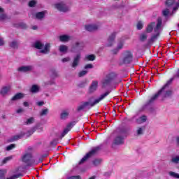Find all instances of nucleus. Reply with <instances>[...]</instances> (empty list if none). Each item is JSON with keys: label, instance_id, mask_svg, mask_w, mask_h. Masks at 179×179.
Instances as JSON below:
<instances>
[{"label": "nucleus", "instance_id": "obj_1", "mask_svg": "<svg viewBox=\"0 0 179 179\" xmlns=\"http://www.w3.org/2000/svg\"><path fill=\"white\" fill-rule=\"evenodd\" d=\"M171 83H173V80H168L164 86H163L162 88L159 90L157 94L152 96L149 101L143 105V110H146L148 107L150 106V104H153V103L157 100L159 96L162 97V100H164V99H166V97H171V96H173V91L167 89L169 85H171Z\"/></svg>", "mask_w": 179, "mask_h": 179}, {"label": "nucleus", "instance_id": "obj_2", "mask_svg": "<svg viewBox=\"0 0 179 179\" xmlns=\"http://www.w3.org/2000/svg\"><path fill=\"white\" fill-rule=\"evenodd\" d=\"M110 92L107 91L104 94H102L100 97L93 101V98H90L87 101H83L81 104L78 107L77 111H82L83 110H90L92 107H94L96 104H99L101 100L106 99L107 96L110 94Z\"/></svg>", "mask_w": 179, "mask_h": 179}, {"label": "nucleus", "instance_id": "obj_3", "mask_svg": "<svg viewBox=\"0 0 179 179\" xmlns=\"http://www.w3.org/2000/svg\"><path fill=\"white\" fill-rule=\"evenodd\" d=\"M163 24V20L162 17H158L157 20L156 27L154 28V34L151 36V38L148 40V44H153L154 42L159 38V36L162 33V27Z\"/></svg>", "mask_w": 179, "mask_h": 179}, {"label": "nucleus", "instance_id": "obj_4", "mask_svg": "<svg viewBox=\"0 0 179 179\" xmlns=\"http://www.w3.org/2000/svg\"><path fill=\"white\" fill-rule=\"evenodd\" d=\"M33 47L36 50H41L39 52L41 54H44L45 55L50 54V51H51V45L50 43L44 45L41 41H35L33 44Z\"/></svg>", "mask_w": 179, "mask_h": 179}, {"label": "nucleus", "instance_id": "obj_5", "mask_svg": "<svg viewBox=\"0 0 179 179\" xmlns=\"http://www.w3.org/2000/svg\"><path fill=\"white\" fill-rule=\"evenodd\" d=\"M101 149V146L94 147L92 148L88 153H87L79 162L78 164H83L87 160V159H90V157H93Z\"/></svg>", "mask_w": 179, "mask_h": 179}, {"label": "nucleus", "instance_id": "obj_6", "mask_svg": "<svg viewBox=\"0 0 179 179\" xmlns=\"http://www.w3.org/2000/svg\"><path fill=\"white\" fill-rule=\"evenodd\" d=\"M117 78V74L115 73H109L106 75V78L102 81V87H107L111 85V82Z\"/></svg>", "mask_w": 179, "mask_h": 179}, {"label": "nucleus", "instance_id": "obj_7", "mask_svg": "<svg viewBox=\"0 0 179 179\" xmlns=\"http://www.w3.org/2000/svg\"><path fill=\"white\" fill-rule=\"evenodd\" d=\"M134 59V55L131 51H125L122 55V62L124 65H128V64H131Z\"/></svg>", "mask_w": 179, "mask_h": 179}, {"label": "nucleus", "instance_id": "obj_8", "mask_svg": "<svg viewBox=\"0 0 179 179\" xmlns=\"http://www.w3.org/2000/svg\"><path fill=\"white\" fill-rule=\"evenodd\" d=\"M165 5L167 8H173V12L178 10L179 8V0L176 3V0H166Z\"/></svg>", "mask_w": 179, "mask_h": 179}, {"label": "nucleus", "instance_id": "obj_9", "mask_svg": "<svg viewBox=\"0 0 179 179\" xmlns=\"http://www.w3.org/2000/svg\"><path fill=\"white\" fill-rule=\"evenodd\" d=\"M55 6L56 9H58L59 10V12H69V8L64 2L56 3Z\"/></svg>", "mask_w": 179, "mask_h": 179}, {"label": "nucleus", "instance_id": "obj_10", "mask_svg": "<svg viewBox=\"0 0 179 179\" xmlns=\"http://www.w3.org/2000/svg\"><path fill=\"white\" fill-rule=\"evenodd\" d=\"M82 58V55L80 54H77L73 59L71 63V68L76 69L77 66H79V64H80V59Z\"/></svg>", "mask_w": 179, "mask_h": 179}, {"label": "nucleus", "instance_id": "obj_11", "mask_svg": "<svg viewBox=\"0 0 179 179\" xmlns=\"http://www.w3.org/2000/svg\"><path fill=\"white\" fill-rule=\"evenodd\" d=\"M75 124H76V122H70L69 124H67V126L66 127V128L64 129L63 132L62 133L61 136H60V138L62 139V138H64V136H65V135H66V134H68V132L69 131H71L72 129V128H73V126L75 125Z\"/></svg>", "mask_w": 179, "mask_h": 179}, {"label": "nucleus", "instance_id": "obj_12", "mask_svg": "<svg viewBox=\"0 0 179 179\" xmlns=\"http://www.w3.org/2000/svg\"><path fill=\"white\" fill-rule=\"evenodd\" d=\"M10 89L11 87L10 85L3 86L0 91V94L3 97H5V96H8V94H9V92H10Z\"/></svg>", "mask_w": 179, "mask_h": 179}, {"label": "nucleus", "instance_id": "obj_13", "mask_svg": "<svg viewBox=\"0 0 179 179\" xmlns=\"http://www.w3.org/2000/svg\"><path fill=\"white\" fill-rule=\"evenodd\" d=\"M34 69V66H22L18 68L17 71L19 72H31Z\"/></svg>", "mask_w": 179, "mask_h": 179}, {"label": "nucleus", "instance_id": "obj_14", "mask_svg": "<svg viewBox=\"0 0 179 179\" xmlns=\"http://www.w3.org/2000/svg\"><path fill=\"white\" fill-rule=\"evenodd\" d=\"M32 157H33V155H31V153H27L23 156L22 162L24 163H27L28 166H30V164L29 163V162L31 161Z\"/></svg>", "mask_w": 179, "mask_h": 179}, {"label": "nucleus", "instance_id": "obj_15", "mask_svg": "<svg viewBox=\"0 0 179 179\" xmlns=\"http://www.w3.org/2000/svg\"><path fill=\"white\" fill-rule=\"evenodd\" d=\"M124 136L121 135L117 136L114 139L115 145H124Z\"/></svg>", "mask_w": 179, "mask_h": 179}, {"label": "nucleus", "instance_id": "obj_16", "mask_svg": "<svg viewBox=\"0 0 179 179\" xmlns=\"http://www.w3.org/2000/svg\"><path fill=\"white\" fill-rule=\"evenodd\" d=\"M85 29L87 31H96V30L99 29V26L96 24H88L85 26Z\"/></svg>", "mask_w": 179, "mask_h": 179}, {"label": "nucleus", "instance_id": "obj_17", "mask_svg": "<svg viewBox=\"0 0 179 179\" xmlns=\"http://www.w3.org/2000/svg\"><path fill=\"white\" fill-rule=\"evenodd\" d=\"M98 85H99V83L97 81H93L91 86L90 87L89 92L94 93V92L97 90Z\"/></svg>", "mask_w": 179, "mask_h": 179}, {"label": "nucleus", "instance_id": "obj_18", "mask_svg": "<svg viewBox=\"0 0 179 179\" xmlns=\"http://www.w3.org/2000/svg\"><path fill=\"white\" fill-rule=\"evenodd\" d=\"M24 135H25L24 132H21L19 134L13 136L10 139V142H15V141H19V139H22V138H23Z\"/></svg>", "mask_w": 179, "mask_h": 179}, {"label": "nucleus", "instance_id": "obj_19", "mask_svg": "<svg viewBox=\"0 0 179 179\" xmlns=\"http://www.w3.org/2000/svg\"><path fill=\"white\" fill-rule=\"evenodd\" d=\"M114 40H115V34L113 33L109 36L108 39L107 47H111V45L114 44Z\"/></svg>", "mask_w": 179, "mask_h": 179}, {"label": "nucleus", "instance_id": "obj_20", "mask_svg": "<svg viewBox=\"0 0 179 179\" xmlns=\"http://www.w3.org/2000/svg\"><path fill=\"white\" fill-rule=\"evenodd\" d=\"M138 40L141 43H145L148 40V32H143L138 36Z\"/></svg>", "mask_w": 179, "mask_h": 179}, {"label": "nucleus", "instance_id": "obj_21", "mask_svg": "<svg viewBox=\"0 0 179 179\" xmlns=\"http://www.w3.org/2000/svg\"><path fill=\"white\" fill-rule=\"evenodd\" d=\"M155 27H156V22H152L150 23L146 28V33H152L153 31V29H155Z\"/></svg>", "mask_w": 179, "mask_h": 179}, {"label": "nucleus", "instance_id": "obj_22", "mask_svg": "<svg viewBox=\"0 0 179 179\" xmlns=\"http://www.w3.org/2000/svg\"><path fill=\"white\" fill-rule=\"evenodd\" d=\"M24 97V94L23 93H17L14 96L11 98L12 101H16V100H20L21 99H23Z\"/></svg>", "mask_w": 179, "mask_h": 179}, {"label": "nucleus", "instance_id": "obj_23", "mask_svg": "<svg viewBox=\"0 0 179 179\" xmlns=\"http://www.w3.org/2000/svg\"><path fill=\"white\" fill-rule=\"evenodd\" d=\"M71 40V36L68 35H62L59 36V41H62V43H68Z\"/></svg>", "mask_w": 179, "mask_h": 179}, {"label": "nucleus", "instance_id": "obj_24", "mask_svg": "<svg viewBox=\"0 0 179 179\" xmlns=\"http://www.w3.org/2000/svg\"><path fill=\"white\" fill-rule=\"evenodd\" d=\"M148 120V117L146 115H143L138 119L136 120V124H143V122H146V120Z\"/></svg>", "mask_w": 179, "mask_h": 179}, {"label": "nucleus", "instance_id": "obj_25", "mask_svg": "<svg viewBox=\"0 0 179 179\" xmlns=\"http://www.w3.org/2000/svg\"><path fill=\"white\" fill-rule=\"evenodd\" d=\"M145 129H146V127L145 126H143L141 127H138L136 130V135L138 136H141V135H143V132L145 131Z\"/></svg>", "mask_w": 179, "mask_h": 179}, {"label": "nucleus", "instance_id": "obj_26", "mask_svg": "<svg viewBox=\"0 0 179 179\" xmlns=\"http://www.w3.org/2000/svg\"><path fill=\"white\" fill-rule=\"evenodd\" d=\"M45 16V11L38 12V13H36V17L38 20H41V19H44Z\"/></svg>", "mask_w": 179, "mask_h": 179}, {"label": "nucleus", "instance_id": "obj_27", "mask_svg": "<svg viewBox=\"0 0 179 179\" xmlns=\"http://www.w3.org/2000/svg\"><path fill=\"white\" fill-rule=\"evenodd\" d=\"M31 93H38L40 92V87H38L37 85H34L31 86L30 89Z\"/></svg>", "mask_w": 179, "mask_h": 179}, {"label": "nucleus", "instance_id": "obj_28", "mask_svg": "<svg viewBox=\"0 0 179 179\" xmlns=\"http://www.w3.org/2000/svg\"><path fill=\"white\" fill-rule=\"evenodd\" d=\"M85 47V43L83 42H76L75 43V48H78V50H83Z\"/></svg>", "mask_w": 179, "mask_h": 179}, {"label": "nucleus", "instance_id": "obj_29", "mask_svg": "<svg viewBox=\"0 0 179 179\" xmlns=\"http://www.w3.org/2000/svg\"><path fill=\"white\" fill-rule=\"evenodd\" d=\"M85 61H94L96 59V55H87L85 58Z\"/></svg>", "mask_w": 179, "mask_h": 179}, {"label": "nucleus", "instance_id": "obj_30", "mask_svg": "<svg viewBox=\"0 0 179 179\" xmlns=\"http://www.w3.org/2000/svg\"><path fill=\"white\" fill-rule=\"evenodd\" d=\"M9 46L11 48L17 49L19 48V42L14 41L10 43Z\"/></svg>", "mask_w": 179, "mask_h": 179}, {"label": "nucleus", "instance_id": "obj_31", "mask_svg": "<svg viewBox=\"0 0 179 179\" xmlns=\"http://www.w3.org/2000/svg\"><path fill=\"white\" fill-rule=\"evenodd\" d=\"M59 51L60 52H66L68 51V46H66L65 45H61L59 47Z\"/></svg>", "mask_w": 179, "mask_h": 179}, {"label": "nucleus", "instance_id": "obj_32", "mask_svg": "<svg viewBox=\"0 0 179 179\" xmlns=\"http://www.w3.org/2000/svg\"><path fill=\"white\" fill-rule=\"evenodd\" d=\"M34 132H36L35 127L32 128L31 130H29L26 134L24 133V135H26L27 138H29V136H31Z\"/></svg>", "mask_w": 179, "mask_h": 179}, {"label": "nucleus", "instance_id": "obj_33", "mask_svg": "<svg viewBox=\"0 0 179 179\" xmlns=\"http://www.w3.org/2000/svg\"><path fill=\"white\" fill-rule=\"evenodd\" d=\"M50 72H51L50 76L52 79H55V78H58V73H57V71L52 69Z\"/></svg>", "mask_w": 179, "mask_h": 179}, {"label": "nucleus", "instance_id": "obj_34", "mask_svg": "<svg viewBox=\"0 0 179 179\" xmlns=\"http://www.w3.org/2000/svg\"><path fill=\"white\" fill-rule=\"evenodd\" d=\"M5 174H6V169H0V179H5Z\"/></svg>", "mask_w": 179, "mask_h": 179}, {"label": "nucleus", "instance_id": "obj_35", "mask_svg": "<svg viewBox=\"0 0 179 179\" xmlns=\"http://www.w3.org/2000/svg\"><path fill=\"white\" fill-rule=\"evenodd\" d=\"M69 115V113H68V112H62L61 113V119L62 120H66V118H68Z\"/></svg>", "mask_w": 179, "mask_h": 179}, {"label": "nucleus", "instance_id": "obj_36", "mask_svg": "<svg viewBox=\"0 0 179 179\" xmlns=\"http://www.w3.org/2000/svg\"><path fill=\"white\" fill-rule=\"evenodd\" d=\"M34 123V117H30L29 119L27 120L25 124L26 125H30L31 124Z\"/></svg>", "mask_w": 179, "mask_h": 179}, {"label": "nucleus", "instance_id": "obj_37", "mask_svg": "<svg viewBox=\"0 0 179 179\" xmlns=\"http://www.w3.org/2000/svg\"><path fill=\"white\" fill-rule=\"evenodd\" d=\"M20 177H23V174L22 173H17L16 175H13L10 178H8L6 179H17V178H19Z\"/></svg>", "mask_w": 179, "mask_h": 179}, {"label": "nucleus", "instance_id": "obj_38", "mask_svg": "<svg viewBox=\"0 0 179 179\" xmlns=\"http://www.w3.org/2000/svg\"><path fill=\"white\" fill-rule=\"evenodd\" d=\"M101 162H103V159H96L93 161V164H94V166H99V164H101Z\"/></svg>", "mask_w": 179, "mask_h": 179}, {"label": "nucleus", "instance_id": "obj_39", "mask_svg": "<svg viewBox=\"0 0 179 179\" xmlns=\"http://www.w3.org/2000/svg\"><path fill=\"white\" fill-rule=\"evenodd\" d=\"M52 85H55V81H54V80H50L49 81L45 82L43 86H48Z\"/></svg>", "mask_w": 179, "mask_h": 179}, {"label": "nucleus", "instance_id": "obj_40", "mask_svg": "<svg viewBox=\"0 0 179 179\" xmlns=\"http://www.w3.org/2000/svg\"><path fill=\"white\" fill-rule=\"evenodd\" d=\"M87 74V71L83 70L78 73V77L83 78V76H86Z\"/></svg>", "mask_w": 179, "mask_h": 179}, {"label": "nucleus", "instance_id": "obj_41", "mask_svg": "<svg viewBox=\"0 0 179 179\" xmlns=\"http://www.w3.org/2000/svg\"><path fill=\"white\" fill-rule=\"evenodd\" d=\"M171 162L175 164H178L179 163V156L174 157L171 159Z\"/></svg>", "mask_w": 179, "mask_h": 179}, {"label": "nucleus", "instance_id": "obj_42", "mask_svg": "<svg viewBox=\"0 0 179 179\" xmlns=\"http://www.w3.org/2000/svg\"><path fill=\"white\" fill-rule=\"evenodd\" d=\"M47 114H48V108L46 109H43L41 113H40V115L41 117H43L44 115H47Z\"/></svg>", "mask_w": 179, "mask_h": 179}, {"label": "nucleus", "instance_id": "obj_43", "mask_svg": "<svg viewBox=\"0 0 179 179\" xmlns=\"http://www.w3.org/2000/svg\"><path fill=\"white\" fill-rule=\"evenodd\" d=\"M16 148V144H10V145L6 147V150L9 152L10 150H12L13 149H15Z\"/></svg>", "mask_w": 179, "mask_h": 179}, {"label": "nucleus", "instance_id": "obj_44", "mask_svg": "<svg viewBox=\"0 0 179 179\" xmlns=\"http://www.w3.org/2000/svg\"><path fill=\"white\" fill-rule=\"evenodd\" d=\"M179 78V69L177 70L176 73L173 75V76L169 80H171L172 82L174 79H178Z\"/></svg>", "mask_w": 179, "mask_h": 179}, {"label": "nucleus", "instance_id": "obj_45", "mask_svg": "<svg viewBox=\"0 0 179 179\" xmlns=\"http://www.w3.org/2000/svg\"><path fill=\"white\" fill-rule=\"evenodd\" d=\"M37 3L36 0H32L29 2V6L30 8H34V6Z\"/></svg>", "mask_w": 179, "mask_h": 179}, {"label": "nucleus", "instance_id": "obj_46", "mask_svg": "<svg viewBox=\"0 0 179 179\" xmlns=\"http://www.w3.org/2000/svg\"><path fill=\"white\" fill-rule=\"evenodd\" d=\"M169 13H170V11L169 10L168 8H165L162 11V15L163 16H165V17L169 16Z\"/></svg>", "mask_w": 179, "mask_h": 179}, {"label": "nucleus", "instance_id": "obj_47", "mask_svg": "<svg viewBox=\"0 0 179 179\" xmlns=\"http://www.w3.org/2000/svg\"><path fill=\"white\" fill-rule=\"evenodd\" d=\"M142 29H143V24L140 21L137 23V30H142Z\"/></svg>", "mask_w": 179, "mask_h": 179}, {"label": "nucleus", "instance_id": "obj_48", "mask_svg": "<svg viewBox=\"0 0 179 179\" xmlns=\"http://www.w3.org/2000/svg\"><path fill=\"white\" fill-rule=\"evenodd\" d=\"M169 175L175 178H179V174L174 172H169Z\"/></svg>", "mask_w": 179, "mask_h": 179}, {"label": "nucleus", "instance_id": "obj_49", "mask_svg": "<svg viewBox=\"0 0 179 179\" xmlns=\"http://www.w3.org/2000/svg\"><path fill=\"white\" fill-rule=\"evenodd\" d=\"M7 18L8 17L6 15V14L2 13L0 15V20L1 22H3V20H6Z\"/></svg>", "mask_w": 179, "mask_h": 179}, {"label": "nucleus", "instance_id": "obj_50", "mask_svg": "<svg viewBox=\"0 0 179 179\" xmlns=\"http://www.w3.org/2000/svg\"><path fill=\"white\" fill-rule=\"evenodd\" d=\"M9 160H12V157H6L3 160V164H6V163H8V162H9Z\"/></svg>", "mask_w": 179, "mask_h": 179}, {"label": "nucleus", "instance_id": "obj_51", "mask_svg": "<svg viewBox=\"0 0 179 179\" xmlns=\"http://www.w3.org/2000/svg\"><path fill=\"white\" fill-rule=\"evenodd\" d=\"M84 68H85V69H92L93 64H86Z\"/></svg>", "mask_w": 179, "mask_h": 179}, {"label": "nucleus", "instance_id": "obj_52", "mask_svg": "<svg viewBox=\"0 0 179 179\" xmlns=\"http://www.w3.org/2000/svg\"><path fill=\"white\" fill-rule=\"evenodd\" d=\"M118 51H120V50L117 48L116 49L112 50L111 52L113 55H117V54H118Z\"/></svg>", "mask_w": 179, "mask_h": 179}, {"label": "nucleus", "instance_id": "obj_53", "mask_svg": "<svg viewBox=\"0 0 179 179\" xmlns=\"http://www.w3.org/2000/svg\"><path fill=\"white\" fill-rule=\"evenodd\" d=\"M122 47H124V43L120 42L118 43L117 48L119 50H122Z\"/></svg>", "mask_w": 179, "mask_h": 179}, {"label": "nucleus", "instance_id": "obj_54", "mask_svg": "<svg viewBox=\"0 0 179 179\" xmlns=\"http://www.w3.org/2000/svg\"><path fill=\"white\" fill-rule=\"evenodd\" d=\"M69 61H71V57H66L62 59V62H69Z\"/></svg>", "mask_w": 179, "mask_h": 179}, {"label": "nucleus", "instance_id": "obj_55", "mask_svg": "<svg viewBox=\"0 0 179 179\" xmlns=\"http://www.w3.org/2000/svg\"><path fill=\"white\" fill-rule=\"evenodd\" d=\"M80 176H71L68 178L67 179H81Z\"/></svg>", "mask_w": 179, "mask_h": 179}, {"label": "nucleus", "instance_id": "obj_56", "mask_svg": "<svg viewBox=\"0 0 179 179\" xmlns=\"http://www.w3.org/2000/svg\"><path fill=\"white\" fill-rule=\"evenodd\" d=\"M36 105L37 106H38V107H41V106H44V101H38L37 103H36Z\"/></svg>", "mask_w": 179, "mask_h": 179}, {"label": "nucleus", "instance_id": "obj_57", "mask_svg": "<svg viewBox=\"0 0 179 179\" xmlns=\"http://www.w3.org/2000/svg\"><path fill=\"white\" fill-rule=\"evenodd\" d=\"M57 143H58V141L57 140H53L52 141L50 142V145H52V146H55Z\"/></svg>", "mask_w": 179, "mask_h": 179}, {"label": "nucleus", "instance_id": "obj_58", "mask_svg": "<svg viewBox=\"0 0 179 179\" xmlns=\"http://www.w3.org/2000/svg\"><path fill=\"white\" fill-rule=\"evenodd\" d=\"M23 111H24V110L23 108H20V109L16 110V113L17 114H20L21 113H23Z\"/></svg>", "mask_w": 179, "mask_h": 179}, {"label": "nucleus", "instance_id": "obj_59", "mask_svg": "<svg viewBox=\"0 0 179 179\" xmlns=\"http://www.w3.org/2000/svg\"><path fill=\"white\" fill-rule=\"evenodd\" d=\"M4 42H3V39L2 38H0V46L3 45Z\"/></svg>", "mask_w": 179, "mask_h": 179}, {"label": "nucleus", "instance_id": "obj_60", "mask_svg": "<svg viewBox=\"0 0 179 179\" xmlns=\"http://www.w3.org/2000/svg\"><path fill=\"white\" fill-rule=\"evenodd\" d=\"M32 30H37L38 29V27H37L36 25H34L31 27Z\"/></svg>", "mask_w": 179, "mask_h": 179}, {"label": "nucleus", "instance_id": "obj_61", "mask_svg": "<svg viewBox=\"0 0 179 179\" xmlns=\"http://www.w3.org/2000/svg\"><path fill=\"white\" fill-rule=\"evenodd\" d=\"M79 87H85V83H81L78 85Z\"/></svg>", "mask_w": 179, "mask_h": 179}, {"label": "nucleus", "instance_id": "obj_62", "mask_svg": "<svg viewBox=\"0 0 179 179\" xmlns=\"http://www.w3.org/2000/svg\"><path fill=\"white\" fill-rule=\"evenodd\" d=\"M105 176L106 177H109V176H111V172H106V173H105Z\"/></svg>", "mask_w": 179, "mask_h": 179}, {"label": "nucleus", "instance_id": "obj_63", "mask_svg": "<svg viewBox=\"0 0 179 179\" xmlns=\"http://www.w3.org/2000/svg\"><path fill=\"white\" fill-rule=\"evenodd\" d=\"M176 143L179 145V136L176 137Z\"/></svg>", "mask_w": 179, "mask_h": 179}, {"label": "nucleus", "instance_id": "obj_64", "mask_svg": "<svg viewBox=\"0 0 179 179\" xmlns=\"http://www.w3.org/2000/svg\"><path fill=\"white\" fill-rule=\"evenodd\" d=\"M24 107H29V103L28 102H24L23 103Z\"/></svg>", "mask_w": 179, "mask_h": 179}]
</instances>
